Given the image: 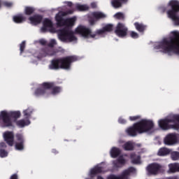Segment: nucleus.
<instances>
[{"label": "nucleus", "mask_w": 179, "mask_h": 179, "mask_svg": "<svg viewBox=\"0 0 179 179\" xmlns=\"http://www.w3.org/2000/svg\"><path fill=\"white\" fill-rule=\"evenodd\" d=\"M76 61H78V57L76 56H66L59 59H55L51 61L49 68L50 69H53L55 71H58V69L69 71L72 66V64L76 62Z\"/></svg>", "instance_id": "obj_2"}, {"label": "nucleus", "mask_w": 179, "mask_h": 179, "mask_svg": "<svg viewBox=\"0 0 179 179\" xmlns=\"http://www.w3.org/2000/svg\"><path fill=\"white\" fill-rule=\"evenodd\" d=\"M57 45L55 39H52L48 44V47L41 49L39 57L44 58V57H52L57 55V51L54 49V46Z\"/></svg>", "instance_id": "obj_8"}, {"label": "nucleus", "mask_w": 179, "mask_h": 179, "mask_svg": "<svg viewBox=\"0 0 179 179\" xmlns=\"http://www.w3.org/2000/svg\"><path fill=\"white\" fill-rule=\"evenodd\" d=\"M130 159L132 164H141V156L136 155L135 153L130 155Z\"/></svg>", "instance_id": "obj_22"}, {"label": "nucleus", "mask_w": 179, "mask_h": 179, "mask_svg": "<svg viewBox=\"0 0 179 179\" xmlns=\"http://www.w3.org/2000/svg\"><path fill=\"white\" fill-rule=\"evenodd\" d=\"M17 127H19V128H24V127H27V125H30V120H20L15 121Z\"/></svg>", "instance_id": "obj_23"}, {"label": "nucleus", "mask_w": 179, "mask_h": 179, "mask_svg": "<svg viewBox=\"0 0 179 179\" xmlns=\"http://www.w3.org/2000/svg\"><path fill=\"white\" fill-rule=\"evenodd\" d=\"M130 36L131 37V38H138L139 34L134 31H131L130 32Z\"/></svg>", "instance_id": "obj_40"}, {"label": "nucleus", "mask_w": 179, "mask_h": 179, "mask_svg": "<svg viewBox=\"0 0 179 179\" xmlns=\"http://www.w3.org/2000/svg\"><path fill=\"white\" fill-rule=\"evenodd\" d=\"M129 120L130 121H137V120H141V115L130 116Z\"/></svg>", "instance_id": "obj_42"}, {"label": "nucleus", "mask_w": 179, "mask_h": 179, "mask_svg": "<svg viewBox=\"0 0 179 179\" xmlns=\"http://www.w3.org/2000/svg\"><path fill=\"white\" fill-rule=\"evenodd\" d=\"M3 138L8 146H13V142H15V134H13V131L4 132Z\"/></svg>", "instance_id": "obj_16"}, {"label": "nucleus", "mask_w": 179, "mask_h": 179, "mask_svg": "<svg viewBox=\"0 0 179 179\" xmlns=\"http://www.w3.org/2000/svg\"><path fill=\"white\" fill-rule=\"evenodd\" d=\"M8 156V152L6 150L4 149H0V157H7Z\"/></svg>", "instance_id": "obj_39"}, {"label": "nucleus", "mask_w": 179, "mask_h": 179, "mask_svg": "<svg viewBox=\"0 0 179 179\" xmlns=\"http://www.w3.org/2000/svg\"><path fill=\"white\" fill-rule=\"evenodd\" d=\"M64 3H66L67 6H69V8H72V6H73V3H72V1H66L64 2Z\"/></svg>", "instance_id": "obj_47"}, {"label": "nucleus", "mask_w": 179, "mask_h": 179, "mask_svg": "<svg viewBox=\"0 0 179 179\" xmlns=\"http://www.w3.org/2000/svg\"><path fill=\"white\" fill-rule=\"evenodd\" d=\"M179 115H173L169 118L162 119L159 121V127L164 131L169 129H179Z\"/></svg>", "instance_id": "obj_3"}, {"label": "nucleus", "mask_w": 179, "mask_h": 179, "mask_svg": "<svg viewBox=\"0 0 179 179\" xmlns=\"http://www.w3.org/2000/svg\"><path fill=\"white\" fill-rule=\"evenodd\" d=\"M115 33L118 37H127L128 35V27H127L125 24L119 22L115 27Z\"/></svg>", "instance_id": "obj_13"}, {"label": "nucleus", "mask_w": 179, "mask_h": 179, "mask_svg": "<svg viewBox=\"0 0 179 179\" xmlns=\"http://www.w3.org/2000/svg\"><path fill=\"white\" fill-rule=\"evenodd\" d=\"M24 48H26V41H23L20 44V55L24 52Z\"/></svg>", "instance_id": "obj_36"}, {"label": "nucleus", "mask_w": 179, "mask_h": 179, "mask_svg": "<svg viewBox=\"0 0 179 179\" xmlns=\"http://www.w3.org/2000/svg\"><path fill=\"white\" fill-rule=\"evenodd\" d=\"M23 114L25 120H29V118L31 117V114H33V108H28L27 110L23 111Z\"/></svg>", "instance_id": "obj_31"}, {"label": "nucleus", "mask_w": 179, "mask_h": 179, "mask_svg": "<svg viewBox=\"0 0 179 179\" xmlns=\"http://www.w3.org/2000/svg\"><path fill=\"white\" fill-rule=\"evenodd\" d=\"M115 17L116 19H118L119 20H124V19H125V16L124 15V13H117L115 15Z\"/></svg>", "instance_id": "obj_37"}, {"label": "nucleus", "mask_w": 179, "mask_h": 179, "mask_svg": "<svg viewBox=\"0 0 179 179\" xmlns=\"http://www.w3.org/2000/svg\"><path fill=\"white\" fill-rule=\"evenodd\" d=\"M118 122L119 124H127V120H125L124 119L120 117L118 120Z\"/></svg>", "instance_id": "obj_44"}, {"label": "nucleus", "mask_w": 179, "mask_h": 179, "mask_svg": "<svg viewBox=\"0 0 179 179\" xmlns=\"http://www.w3.org/2000/svg\"><path fill=\"white\" fill-rule=\"evenodd\" d=\"M171 9L167 11V15L171 19L175 26H179V16L177 13L179 12V1L178 0H171L169 3Z\"/></svg>", "instance_id": "obj_6"}, {"label": "nucleus", "mask_w": 179, "mask_h": 179, "mask_svg": "<svg viewBox=\"0 0 179 179\" xmlns=\"http://www.w3.org/2000/svg\"><path fill=\"white\" fill-rule=\"evenodd\" d=\"M39 43L41 44V45H47V41L44 39H41L39 41Z\"/></svg>", "instance_id": "obj_46"}, {"label": "nucleus", "mask_w": 179, "mask_h": 179, "mask_svg": "<svg viewBox=\"0 0 179 179\" xmlns=\"http://www.w3.org/2000/svg\"><path fill=\"white\" fill-rule=\"evenodd\" d=\"M171 159L174 162L179 160V152L177 151H173L170 152Z\"/></svg>", "instance_id": "obj_33"}, {"label": "nucleus", "mask_w": 179, "mask_h": 179, "mask_svg": "<svg viewBox=\"0 0 179 179\" xmlns=\"http://www.w3.org/2000/svg\"><path fill=\"white\" fill-rule=\"evenodd\" d=\"M120 155H121V150H120V148H115V147L112 148L110 150L111 157H113L114 159H115V157H118Z\"/></svg>", "instance_id": "obj_26"}, {"label": "nucleus", "mask_w": 179, "mask_h": 179, "mask_svg": "<svg viewBox=\"0 0 179 179\" xmlns=\"http://www.w3.org/2000/svg\"><path fill=\"white\" fill-rule=\"evenodd\" d=\"M92 8H96V4L95 3H91Z\"/></svg>", "instance_id": "obj_52"}, {"label": "nucleus", "mask_w": 179, "mask_h": 179, "mask_svg": "<svg viewBox=\"0 0 179 179\" xmlns=\"http://www.w3.org/2000/svg\"><path fill=\"white\" fill-rule=\"evenodd\" d=\"M121 1L125 0H113L111 2L112 6H113V8H115L116 9L118 8H121L122 6V3H121Z\"/></svg>", "instance_id": "obj_32"}, {"label": "nucleus", "mask_w": 179, "mask_h": 179, "mask_svg": "<svg viewBox=\"0 0 179 179\" xmlns=\"http://www.w3.org/2000/svg\"><path fill=\"white\" fill-rule=\"evenodd\" d=\"M107 16L106 14L103 13L102 12L95 11L92 13V16L89 17V23L90 26H94L96 22L101 19H106Z\"/></svg>", "instance_id": "obj_12"}, {"label": "nucleus", "mask_w": 179, "mask_h": 179, "mask_svg": "<svg viewBox=\"0 0 179 179\" xmlns=\"http://www.w3.org/2000/svg\"><path fill=\"white\" fill-rule=\"evenodd\" d=\"M103 29L105 33L113 31V29H114V25H113L112 24H108L105 25L103 27Z\"/></svg>", "instance_id": "obj_34"}, {"label": "nucleus", "mask_w": 179, "mask_h": 179, "mask_svg": "<svg viewBox=\"0 0 179 179\" xmlns=\"http://www.w3.org/2000/svg\"><path fill=\"white\" fill-rule=\"evenodd\" d=\"M62 88L61 87H54L52 88V94H58L61 93Z\"/></svg>", "instance_id": "obj_35"}, {"label": "nucleus", "mask_w": 179, "mask_h": 179, "mask_svg": "<svg viewBox=\"0 0 179 179\" xmlns=\"http://www.w3.org/2000/svg\"><path fill=\"white\" fill-rule=\"evenodd\" d=\"M75 22H76V17H73L71 18H67L66 19L65 26H67L68 27H71L75 24Z\"/></svg>", "instance_id": "obj_30"}, {"label": "nucleus", "mask_w": 179, "mask_h": 179, "mask_svg": "<svg viewBox=\"0 0 179 179\" xmlns=\"http://www.w3.org/2000/svg\"><path fill=\"white\" fill-rule=\"evenodd\" d=\"M171 153V150L166 148H162L157 152L158 156H167Z\"/></svg>", "instance_id": "obj_24"}, {"label": "nucleus", "mask_w": 179, "mask_h": 179, "mask_svg": "<svg viewBox=\"0 0 179 179\" xmlns=\"http://www.w3.org/2000/svg\"><path fill=\"white\" fill-rule=\"evenodd\" d=\"M13 21L15 23H23L26 21V17L23 15L20 14L13 17Z\"/></svg>", "instance_id": "obj_27"}, {"label": "nucleus", "mask_w": 179, "mask_h": 179, "mask_svg": "<svg viewBox=\"0 0 179 179\" xmlns=\"http://www.w3.org/2000/svg\"><path fill=\"white\" fill-rule=\"evenodd\" d=\"M10 179H19V177L17 176V174L14 173L10 177Z\"/></svg>", "instance_id": "obj_49"}, {"label": "nucleus", "mask_w": 179, "mask_h": 179, "mask_svg": "<svg viewBox=\"0 0 179 179\" xmlns=\"http://www.w3.org/2000/svg\"><path fill=\"white\" fill-rule=\"evenodd\" d=\"M72 13H73V10L59 12L55 16L57 27H63L65 26L66 19H64V17L68 16V15H72Z\"/></svg>", "instance_id": "obj_10"}, {"label": "nucleus", "mask_w": 179, "mask_h": 179, "mask_svg": "<svg viewBox=\"0 0 179 179\" xmlns=\"http://www.w3.org/2000/svg\"><path fill=\"white\" fill-rule=\"evenodd\" d=\"M134 26L136 30H137V31H139V33H143L145 30H146V25L143 24V23L135 22Z\"/></svg>", "instance_id": "obj_25"}, {"label": "nucleus", "mask_w": 179, "mask_h": 179, "mask_svg": "<svg viewBox=\"0 0 179 179\" xmlns=\"http://www.w3.org/2000/svg\"><path fill=\"white\" fill-rule=\"evenodd\" d=\"M101 173H103V167L97 165L90 170L89 176L90 178H94L97 174H101Z\"/></svg>", "instance_id": "obj_18"}, {"label": "nucleus", "mask_w": 179, "mask_h": 179, "mask_svg": "<svg viewBox=\"0 0 179 179\" xmlns=\"http://www.w3.org/2000/svg\"><path fill=\"white\" fill-rule=\"evenodd\" d=\"M164 143L168 146H171V145L177 143V135L175 134H168L164 139Z\"/></svg>", "instance_id": "obj_17"}, {"label": "nucleus", "mask_w": 179, "mask_h": 179, "mask_svg": "<svg viewBox=\"0 0 179 179\" xmlns=\"http://www.w3.org/2000/svg\"><path fill=\"white\" fill-rule=\"evenodd\" d=\"M29 20H30L32 24H40L43 22V15H34V16L29 17Z\"/></svg>", "instance_id": "obj_20"}, {"label": "nucleus", "mask_w": 179, "mask_h": 179, "mask_svg": "<svg viewBox=\"0 0 179 179\" xmlns=\"http://www.w3.org/2000/svg\"><path fill=\"white\" fill-rule=\"evenodd\" d=\"M117 161L120 163L121 166H124L127 163V160L124 159V157L120 156L117 158Z\"/></svg>", "instance_id": "obj_38"}, {"label": "nucleus", "mask_w": 179, "mask_h": 179, "mask_svg": "<svg viewBox=\"0 0 179 179\" xmlns=\"http://www.w3.org/2000/svg\"><path fill=\"white\" fill-rule=\"evenodd\" d=\"M76 8L78 10H87V6L85 5H78Z\"/></svg>", "instance_id": "obj_41"}, {"label": "nucleus", "mask_w": 179, "mask_h": 179, "mask_svg": "<svg viewBox=\"0 0 179 179\" xmlns=\"http://www.w3.org/2000/svg\"><path fill=\"white\" fill-rule=\"evenodd\" d=\"M6 143L2 142L0 143V149H6Z\"/></svg>", "instance_id": "obj_48"}, {"label": "nucleus", "mask_w": 179, "mask_h": 179, "mask_svg": "<svg viewBox=\"0 0 179 179\" xmlns=\"http://www.w3.org/2000/svg\"><path fill=\"white\" fill-rule=\"evenodd\" d=\"M122 148L124 150L131 151L134 150L135 146L134 145V143H132V142L128 141L123 145Z\"/></svg>", "instance_id": "obj_28"}, {"label": "nucleus", "mask_w": 179, "mask_h": 179, "mask_svg": "<svg viewBox=\"0 0 179 179\" xmlns=\"http://www.w3.org/2000/svg\"><path fill=\"white\" fill-rule=\"evenodd\" d=\"M54 83H43L41 87L35 90L34 96L39 97V96H44L47 93V90L52 89Z\"/></svg>", "instance_id": "obj_11"}, {"label": "nucleus", "mask_w": 179, "mask_h": 179, "mask_svg": "<svg viewBox=\"0 0 179 179\" xmlns=\"http://www.w3.org/2000/svg\"><path fill=\"white\" fill-rule=\"evenodd\" d=\"M75 31L76 34H80L82 37H84V38H95L96 36H101L106 33L103 28H102L101 29H97L94 34H92V29L83 25L78 26Z\"/></svg>", "instance_id": "obj_4"}, {"label": "nucleus", "mask_w": 179, "mask_h": 179, "mask_svg": "<svg viewBox=\"0 0 179 179\" xmlns=\"http://www.w3.org/2000/svg\"><path fill=\"white\" fill-rule=\"evenodd\" d=\"M36 12V8L32 6H26L24 8V14L27 15V16H30L33 15Z\"/></svg>", "instance_id": "obj_29"}, {"label": "nucleus", "mask_w": 179, "mask_h": 179, "mask_svg": "<svg viewBox=\"0 0 179 179\" xmlns=\"http://www.w3.org/2000/svg\"><path fill=\"white\" fill-rule=\"evenodd\" d=\"M52 153H54L55 155H57L58 153V150H57L56 149H53L52 150Z\"/></svg>", "instance_id": "obj_51"}, {"label": "nucleus", "mask_w": 179, "mask_h": 179, "mask_svg": "<svg viewBox=\"0 0 179 179\" xmlns=\"http://www.w3.org/2000/svg\"><path fill=\"white\" fill-rule=\"evenodd\" d=\"M146 170L149 176H157V174H160V173L164 171L163 170V166L156 162L148 164Z\"/></svg>", "instance_id": "obj_9"}, {"label": "nucleus", "mask_w": 179, "mask_h": 179, "mask_svg": "<svg viewBox=\"0 0 179 179\" xmlns=\"http://www.w3.org/2000/svg\"><path fill=\"white\" fill-rule=\"evenodd\" d=\"M43 26L41 28V31L45 33V31H47V27H52V21L48 18H45L43 20Z\"/></svg>", "instance_id": "obj_21"}, {"label": "nucleus", "mask_w": 179, "mask_h": 179, "mask_svg": "<svg viewBox=\"0 0 179 179\" xmlns=\"http://www.w3.org/2000/svg\"><path fill=\"white\" fill-rule=\"evenodd\" d=\"M0 8H1V1H0Z\"/></svg>", "instance_id": "obj_54"}, {"label": "nucleus", "mask_w": 179, "mask_h": 179, "mask_svg": "<svg viewBox=\"0 0 179 179\" xmlns=\"http://www.w3.org/2000/svg\"><path fill=\"white\" fill-rule=\"evenodd\" d=\"M0 120H2V112H1Z\"/></svg>", "instance_id": "obj_53"}, {"label": "nucleus", "mask_w": 179, "mask_h": 179, "mask_svg": "<svg viewBox=\"0 0 179 179\" xmlns=\"http://www.w3.org/2000/svg\"><path fill=\"white\" fill-rule=\"evenodd\" d=\"M113 167L115 169H120V167H122V166H121L117 161H115L113 162Z\"/></svg>", "instance_id": "obj_43"}, {"label": "nucleus", "mask_w": 179, "mask_h": 179, "mask_svg": "<svg viewBox=\"0 0 179 179\" xmlns=\"http://www.w3.org/2000/svg\"><path fill=\"white\" fill-rule=\"evenodd\" d=\"M135 168L130 166L127 169L122 171L120 176H117L114 174L110 175L107 177V179H128V176L131 173H135Z\"/></svg>", "instance_id": "obj_14"}, {"label": "nucleus", "mask_w": 179, "mask_h": 179, "mask_svg": "<svg viewBox=\"0 0 179 179\" xmlns=\"http://www.w3.org/2000/svg\"><path fill=\"white\" fill-rule=\"evenodd\" d=\"M166 179H179V176H170L166 178Z\"/></svg>", "instance_id": "obj_50"}, {"label": "nucleus", "mask_w": 179, "mask_h": 179, "mask_svg": "<svg viewBox=\"0 0 179 179\" xmlns=\"http://www.w3.org/2000/svg\"><path fill=\"white\" fill-rule=\"evenodd\" d=\"M58 37L61 41H76L78 38L75 34L68 27L63 28L59 31Z\"/></svg>", "instance_id": "obj_7"}, {"label": "nucleus", "mask_w": 179, "mask_h": 179, "mask_svg": "<svg viewBox=\"0 0 179 179\" xmlns=\"http://www.w3.org/2000/svg\"><path fill=\"white\" fill-rule=\"evenodd\" d=\"M16 141L15 148L16 150H24V137L22 134H17L15 135Z\"/></svg>", "instance_id": "obj_15"}, {"label": "nucleus", "mask_w": 179, "mask_h": 179, "mask_svg": "<svg viewBox=\"0 0 179 179\" xmlns=\"http://www.w3.org/2000/svg\"><path fill=\"white\" fill-rule=\"evenodd\" d=\"M155 128V123L152 120L143 119L127 129V132L129 136H136L137 134H145Z\"/></svg>", "instance_id": "obj_1"}, {"label": "nucleus", "mask_w": 179, "mask_h": 179, "mask_svg": "<svg viewBox=\"0 0 179 179\" xmlns=\"http://www.w3.org/2000/svg\"><path fill=\"white\" fill-rule=\"evenodd\" d=\"M12 5L13 4L10 2H8V1L4 2V6H6L7 8H10Z\"/></svg>", "instance_id": "obj_45"}, {"label": "nucleus", "mask_w": 179, "mask_h": 179, "mask_svg": "<svg viewBox=\"0 0 179 179\" xmlns=\"http://www.w3.org/2000/svg\"><path fill=\"white\" fill-rule=\"evenodd\" d=\"M169 170L168 173L169 174H174V173H179V163L175 162L172 164H169L168 165Z\"/></svg>", "instance_id": "obj_19"}, {"label": "nucleus", "mask_w": 179, "mask_h": 179, "mask_svg": "<svg viewBox=\"0 0 179 179\" xmlns=\"http://www.w3.org/2000/svg\"><path fill=\"white\" fill-rule=\"evenodd\" d=\"M20 115L21 114L19 111L8 113L6 110H2L1 120L3 121V125L6 127H13L12 120H13L14 122H16L17 118H20Z\"/></svg>", "instance_id": "obj_5"}]
</instances>
